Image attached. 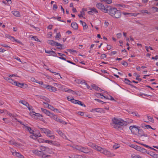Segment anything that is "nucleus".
Instances as JSON below:
<instances>
[{"label": "nucleus", "instance_id": "nucleus-43", "mask_svg": "<svg viewBox=\"0 0 158 158\" xmlns=\"http://www.w3.org/2000/svg\"><path fill=\"white\" fill-rule=\"evenodd\" d=\"M47 107L49 109H50V110H52V111H53L54 109V107L53 106H52L51 105H49V104H48Z\"/></svg>", "mask_w": 158, "mask_h": 158}, {"label": "nucleus", "instance_id": "nucleus-55", "mask_svg": "<svg viewBox=\"0 0 158 158\" xmlns=\"http://www.w3.org/2000/svg\"><path fill=\"white\" fill-rule=\"evenodd\" d=\"M75 158H83V157L81 155H75Z\"/></svg>", "mask_w": 158, "mask_h": 158}, {"label": "nucleus", "instance_id": "nucleus-53", "mask_svg": "<svg viewBox=\"0 0 158 158\" xmlns=\"http://www.w3.org/2000/svg\"><path fill=\"white\" fill-rule=\"evenodd\" d=\"M122 64L125 66H127L128 65V63L126 61H123L122 63Z\"/></svg>", "mask_w": 158, "mask_h": 158}, {"label": "nucleus", "instance_id": "nucleus-39", "mask_svg": "<svg viewBox=\"0 0 158 158\" xmlns=\"http://www.w3.org/2000/svg\"><path fill=\"white\" fill-rule=\"evenodd\" d=\"M139 151H140L142 153H145L147 152V150L143 148H142L140 147V148L139 149Z\"/></svg>", "mask_w": 158, "mask_h": 158}, {"label": "nucleus", "instance_id": "nucleus-33", "mask_svg": "<svg viewBox=\"0 0 158 158\" xmlns=\"http://www.w3.org/2000/svg\"><path fill=\"white\" fill-rule=\"evenodd\" d=\"M55 43L54 46H59L60 47L58 48L60 49H61L62 46V45L60 43L57 42H55Z\"/></svg>", "mask_w": 158, "mask_h": 158}, {"label": "nucleus", "instance_id": "nucleus-59", "mask_svg": "<svg viewBox=\"0 0 158 158\" xmlns=\"http://www.w3.org/2000/svg\"><path fill=\"white\" fill-rule=\"evenodd\" d=\"M84 84H85L86 86V87L88 89H91V87L90 86H89L87 84L86 82H84Z\"/></svg>", "mask_w": 158, "mask_h": 158}, {"label": "nucleus", "instance_id": "nucleus-4", "mask_svg": "<svg viewBox=\"0 0 158 158\" xmlns=\"http://www.w3.org/2000/svg\"><path fill=\"white\" fill-rule=\"evenodd\" d=\"M140 128L139 127L136 126H130L129 127L131 132L135 135H136L138 132Z\"/></svg>", "mask_w": 158, "mask_h": 158}, {"label": "nucleus", "instance_id": "nucleus-48", "mask_svg": "<svg viewBox=\"0 0 158 158\" xmlns=\"http://www.w3.org/2000/svg\"><path fill=\"white\" fill-rule=\"evenodd\" d=\"M41 110H42V111L44 113H45V114H47V113L48 112V110H46V109H44L43 108H41Z\"/></svg>", "mask_w": 158, "mask_h": 158}, {"label": "nucleus", "instance_id": "nucleus-2", "mask_svg": "<svg viewBox=\"0 0 158 158\" xmlns=\"http://www.w3.org/2000/svg\"><path fill=\"white\" fill-rule=\"evenodd\" d=\"M46 149V148L41 146L40 147V150H35L34 151V153L40 157L43 158L49 157L50 156V155H47L45 153V152Z\"/></svg>", "mask_w": 158, "mask_h": 158}, {"label": "nucleus", "instance_id": "nucleus-30", "mask_svg": "<svg viewBox=\"0 0 158 158\" xmlns=\"http://www.w3.org/2000/svg\"><path fill=\"white\" fill-rule=\"evenodd\" d=\"M92 112H101V109L100 108H95L92 109L91 111Z\"/></svg>", "mask_w": 158, "mask_h": 158}, {"label": "nucleus", "instance_id": "nucleus-50", "mask_svg": "<svg viewBox=\"0 0 158 158\" xmlns=\"http://www.w3.org/2000/svg\"><path fill=\"white\" fill-rule=\"evenodd\" d=\"M71 102L72 103L76 104V102L77 101V100H75L74 99V98L72 97V99L71 101Z\"/></svg>", "mask_w": 158, "mask_h": 158}, {"label": "nucleus", "instance_id": "nucleus-25", "mask_svg": "<svg viewBox=\"0 0 158 158\" xmlns=\"http://www.w3.org/2000/svg\"><path fill=\"white\" fill-rule=\"evenodd\" d=\"M4 79L6 81H7L13 84V83L14 81V80H13L12 79L8 78V77H5Z\"/></svg>", "mask_w": 158, "mask_h": 158}, {"label": "nucleus", "instance_id": "nucleus-7", "mask_svg": "<svg viewBox=\"0 0 158 158\" xmlns=\"http://www.w3.org/2000/svg\"><path fill=\"white\" fill-rule=\"evenodd\" d=\"M43 88H47L51 92H55L56 91V87L49 85H43Z\"/></svg>", "mask_w": 158, "mask_h": 158}, {"label": "nucleus", "instance_id": "nucleus-23", "mask_svg": "<svg viewBox=\"0 0 158 158\" xmlns=\"http://www.w3.org/2000/svg\"><path fill=\"white\" fill-rule=\"evenodd\" d=\"M96 95L98 98H102L103 97H104V98L106 99H109V98L106 97L104 96H103L102 94L100 93H96Z\"/></svg>", "mask_w": 158, "mask_h": 158}, {"label": "nucleus", "instance_id": "nucleus-17", "mask_svg": "<svg viewBox=\"0 0 158 158\" xmlns=\"http://www.w3.org/2000/svg\"><path fill=\"white\" fill-rule=\"evenodd\" d=\"M71 27L75 30H77L78 28V25L75 22L72 23L71 24Z\"/></svg>", "mask_w": 158, "mask_h": 158}, {"label": "nucleus", "instance_id": "nucleus-61", "mask_svg": "<svg viewBox=\"0 0 158 158\" xmlns=\"http://www.w3.org/2000/svg\"><path fill=\"white\" fill-rule=\"evenodd\" d=\"M122 34L120 33L117 34V36L118 38H121L122 37Z\"/></svg>", "mask_w": 158, "mask_h": 158}, {"label": "nucleus", "instance_id": "nucleus-16", "mask_svg": "<svg viewBox=\"0 0 158 158\" xmlns=\"http://www.w3.org/2000/svg\"><path fill=\"white\" fill-rule=\"evenodd\" d=\"M79 150L81 151V152H83L84 153H87L89 152V149L88 148H85L84 147H83L80 148V149H79Z\"/></svg>", "mask_w": 158, "mask_h": 158}, {"label": "nucleus", "instance_id": "nucleus-13", "mask_svg": "<svg viewBox=\"0 0 158 158\" xmlns=\"http://www.w3.org/2000/svg\"><path fill=\"white\" fill-rule=\"evenodd\" d=\"M104 154L109 157H111L114 156H115V155L112 154L110 152L108 151L106 149L104 152Z\"/></svg>", "mask_w": 158, "mask_h": 158}, {"label": "nucleus", "instance_id": "nucleus-1", "mask_svg": "<svg viewBox=\"0 0 158 158\" xmlns=\"http://www.w3.org/2000/svg\"><path fill=\"white\" fill-rule=\"evenodd\" d=\"M111 124L114 128L118 129L120 128L121 126L126 125L127 123L123 120L114 118L112 119Z\"/></svg>", "mask_w": 158, "mask_h": 158}, {"label": "nucleus", "instance_id": "nucleus-35", "mask_svg": "<svg viewBox=\"0 0 158 158\" xmlns=\"http://www.w3.org/2000/svg\"><path fill=\"white\" fill-rule=\"evenodd\" d=\"M46 115L50 117L51 118H52L53 116H54V114L53 113H51L48 110Z\"/></svg>", "mask_w": 158, "mask_h": 158}, {"label": "nucleus", "instance_id": "nucleus-44", "mask_svg": "<svg viewBox=\"0 0 158 158\" xmlns=\"http://www.w3.org/2000/svg\"><path fill=\"white\" fill-rule=\"evenodd\" d=\"M15 155L18 157H19L21 155V154L19 152H15L12 153L13 155H15Z\"/></svg>", "mask_w": 158, "mask_h": 158}, {"label": "nucleus", "instance_id": "nucleus-6", "mask_svg": "<svg viewBox=\"0 0 158 158\" xmlns=\"http://www.w3.org/2000/svg\"><path fill=\"white\" fill-rule=\"evenodd\" d=\"M96 7L104 13H107L108 12V10L106 9L105 7L101 3H98L96 5Z\"/></svg>", "mask_w": 158, "mask_h": 158}, {"label": "nucleus", "instance_id": "nucleus-8", "mask_svg": "<svg viewBox=\"0 0 158 158\" xmlns=\"http://www.w3.org/2000/svg\"><path fill=\"white\" fill-rule=\"evenodd\" d=\"M136 135L138 136L139 137H141L142 136H144V137H146L147 136V135L145 134L143 130L140 128L138 132Z\"/></svg>", "mask_w": 158, "mask_h": 158}, {"label": "nucleus", "instance_id": "nucleus-27", "mask_svg": "<svg viewBox=\"0 0 158 158\" xmlns=\"http://www.w3.org/2000/svg\"><path fill=\"white\" fill-rule=\"evenodd\" d=\"M19 102L26 106H29V103L25 101L21 100L19 101Z\"/></svg>", "mask_w": 158, "mask_h": 158}, {"label": "nucleus", "instance_id": "nucleus-31", "mask_svg": "<svg viewBox=\"0 0 158 158\" xmlns=\"http://www.w3.org/2000/svg\"><path fill=\"white\" fill-rule=\"evenodd\" d=\"M52 118L55 121L59 122H60L61 119L59 118L57 116L54 115V116Z\"/></svg>", "mask_w": 158, "mask_h": 158}, {"label": "nucleus", "instance_id": "nucleus-12", "mask_svg": "<svg viewBox=\"0 0 158 158\" xmlns=\"http://www.w3.org/2000/svg\"><path fill=\"white\" fill-rule=\"evenodd\" d=\"M121 15V13L120 10H117L116 14L112 16L114 18L118 19L120 18Z\"/></svg>", "mask_w": 158, "mask_h": 158}, {"label": "nucleus", "instance_id": "nucleus-19", "mask_svg": "<svg viewBox=\"0 0 158 158\" xmlns=\"http://www.w3.org/2000/svg\"><path fill=\"white\" fill-rule=\"evenodd\" d=\"M96 150L100 152L101 153L104 154L106 149L102 148L99 146H98V147H97V148Z\"/></svg>", "mask_w": 158, "mask_h": 158}, {"label": "nucleus", "instance_id": "nucleus-40", "mask_svg": "<svg viewBox=\"0 0 158 158\" xmlns=\"http://www.w3.org/2000/svg\"><path fill=\"white\" fill-rule=\"evenodd\" d=\"M134 141L135 142H136V143H139V144H140L141 145H142L144 146H145V147H147V148H149L150 147L148 145H147L141 143H140L139 142H137V141H135V140H134Z\"/></svg>", "mask_w": 158, "mask_h": 158}, {"label": "nucleus", "instance_id": "nucleus-14", "mask_svg": "<svg viewBox=\"0 0 158 158\" xmlns=\"http://www.w3.org/2000/svg\"><path fill=\"white\" fill-rule=\"evenodd\" d=\"M45 52L49 54V56H56V52L54 51L45 50Z\"/></svg>", "mask_w": 158, "mask_h": 158}, {"label": "nucleus", "instance_id": "nucleus-45", "mask_svg": "<svg viewBox=\"0 0 158 158\" xmlns=\"http://www.w3.org/2000/svg\"><path fill=\"white\" fill-rule=\"evenodd\" d=\"M68 91L69 93H71L73 95H77V93H76L75 92H74V91L71 89H69V90Z\"/></svg>", "mask_w": 158, "mask_h": 158}, {"label": "nucleus", "instance_id": "nucleus-49", "mask_svg": "<svg viewBox=\"0 0 158 158\" xmlns=\"http://www.w3.org/2000/svg\"><path fill=\"white\" fill-rule=\"evenodd\" d=\"M31 81L32 82H37V80L35 79L34 77H32L31 79Z\"/></svg>", "mask_w": 158, "mask_h": 158}, {"label": "nucleus", "instance_id": "nucleus-41", "mask_svg": "<svg viewBox=\"0 0 158 158\" xmlns=\"http://www.w3.org/2000/svg\"><path fill=\"white\" fill-rule=\"evenodd\" d=\"M41 98L44 100L48 102H50V100H49V99L45 97H42V98Z\"/></svg>", "mask_w": 158, "mask_h": 158}, {"label": "nucleus", "instance_id": "nucleus-3", "mask_svg": "<svg viewBox=\"0 0 158 158\" xmlns=\"http://www.w3.org/2000/svg\"><path fill=\"white\" fill-rule=\"evenodd\" d=\"M38 127L40 130V131H41L42 132L46 134L48 137H50L53 136V135H52V132L46 128H42L39 127Z\"/></svg>", "mask_w": 158, "mask_h": 158}, {"label": "nucleus", "instance_id": "nucleus-28", "mask_svg": "<svg viewBox=\"0 0 158 158\" xmlns=\"http://www.w3.org/2000/svg\"><path fill=\"white\" fill-rule=\"evenodd\" d=\"M55 42H55L53 40H48V44H50V45L52 46H54L55 44Z\"/></svg>", "mask_w": 158, "mask_h": 158}, {"label": "nucleus", "instance_id": "nucleus-58", "mask_svg": "<svg viewBox=\"0 0 158 158\" xmlns=\"http://www.w3.org/2000/svg\"><path fill=\"white\" fill-rule=\"evenodd\" d=\"M67 51L70 52H77L76 51L74 50H73V49H68Z\"/></svg>", "mask_w": 158, "mask_h": 158}, {"label": "nucleus", "instance_id": "nucleus-29", "mask_svg": "<svg viewBox=\"0 0 158 158\" xmlns=\"http://www.w3.org/2000/svg\"><path fill=\"white\" fill-rule=\"evenodd\" d=\"M10 39L11 40H12L13 41H15L16 42H17V43H19V44H21V42H20V41L19 40H18L16 39H15L14 37H10Z\"/></svg>", "mask_w": 158, "mask_h": 158}, {"label": "nucleus", "instance_id": "nucleus-20", "mask_svg": "<svg viewBox=\"0 0 158 158\" xmlns=\"http://www.w3.org/2000/svg\"><path fill=\"white\" fill-rule=\"evenodd\" d=\"M91 86L92 88L94 89L99 91L100 92H101L102 91V90L99 87H98L97 86H96L94 84H93L91 85Z\"/></svg>", "mask_w": 158, "mask_h": 158}, {"label": "nucleus", "instance_id": "nucleus-11", "mask_svg": "<svg viewBox=\"0 0 158 158\" xmlns=\"http://www.w3.org/2000/svg\"><path fill=\"white\" fill-rule=\"evenodd\" d=\"M117 10L115 8H111L109 11V14L112 17L114 14H116Z\"/></svg>", "mask_w": 158, "mask_h": 158}, {"label": "nucleus", "instance_id": "nucleus-21", "mask_svg": "<svg viewBox=\"0 0 158 158\" xmlns=\"http://www.w3.org/2000/svg\"><path fill=\"white\" fill-rule=\"evenodd\" d=\"M12 14L15 16L17 17H19L20 15L18 11H12Z\"/></svg>", "mask_w": 158, "mask_h": 158}, {"label": "nucleus", "instance_id": "nucleus-46", "mask_svg": "<svg viewBox=\"0 0 158 158\" xmlns=\"http://www.w3.org/2000/svg\"><path fill=\"white\" fill-rule=\"evenodd\" d=\"M140 11L142 13H143H143H147L148 14H150V13L148 12V11L147 10H141Z\"/></svg>", "mask_w": 158, "mask_h": 158}, {"label": "nucleus", "instance_id": "nucleus-9", "mask_svg": "<svg viewBox=\"0 0 158 158\" xmlns=\"http://www.w3.org/2000/svg\"><path fill=\"white\" fill-rule=\"evenodd\" d=\"M45 142L49 144L53 145L57 147H59L60 145L59 143L53 141L46 140Z\"/></svg>", "mask_w": 158, "mask_h": 158}, {"label": "nucleus", "instance_id": "nucleus-54", "mask_svg": "<svg viewBox=\"0 0 158 158\" xmlns=\"http://www.w3.org/2000/svg\"><path fill=\"white\" fill-rule=\"evenodd\" d=\"M57 5L56 4H54L53 5V10H56L57 9Z\"/></svg>", "mask_w": 158, "mask_h": 158}, {"label": "nucleus", "instance_id": "nucleus-42", "mask_svg": "<svg viewBox=\"0 0 158 158\" xmlns=\"http://www.w3.org/2000/svg\"><path fill=\"white\" fill-rule=\"evenodd\" d=\"M120 147V145L119 144H115L113 146V148L114 149H116L117 148H119Z\"/></svg>", "mask_w": 158, "mask_h": 158}, {"label": "nucleus", "instance_id": "nucleus-51", "mask_svg": "<svg viewBox=\"0 0 158 158\" xmlns=\"http://www.w3.org/2000/svg\"><path fill=\"white\" fill-rule=\"evenodd\" d=\"M13 58H14L16 59V60H18L19 61V62H21V61L20 60V59L19 58L18 56H13Z\"/></svg>", "mask_w": 158, "mask_h": 158}, {"label": "nucleus", "instance_id": "nucleus-38", "mask_svg": "<svg viewBox=\"0 0 158 158\" xmlns=\"http://www.w3.org/2000/svg\"><path fill=\"white\" fill-rule=\"evenodd\" d=\"M131 114H132L134 116H136L139 117H140V115L136 111L132 112Z\"/></svg>", "mask_w": 158, "mask_h": 158}, {"label": "nucleus", "instance_id": "nucleus-37", "mask_svg": "<svg viewBox=\"0 0 158 158\" xmlns=\"http://www.w3.org/2000/svg\"><path fill=\"white\" fill-rule=\"evenodd\" d=\"M125 15H130L131 16H136L137 15V14L135 13H124Z\"/></svg>", "mask_w": 158, "mask_h": 158}, {"label": "nucleus", "instance_id": "nucleus-62", "mask_svg": "<svg viewBox=\"0 0 158 158\" xmlns=\"http://www.w3.org/2000/svg\"><path fill=\"white\" fill-rule=\"evenodd\" d=\"M61 37V35L60 33H58L56 34V38H60Z\"/></svg>", "mask_w": 158, "mask_h": 158}, {"label": "nucleus", "instance_id": "nucleus-56", "mask_svg": "<svg viewBox=\"0 0 158 158\" xmlns=\"http://www.w3.org/2000/svg\"><path fill=\"white\" fill-rule=\"evenodd\" d=\"M106 55L105 54H102L101 56V58L103 59L106 58Z\"/></svg>", "mask_w": 158, "mask_h": 158}, {"label": "nucleus", "instance_id": "nucleus-32", "mask_svg": "<svg viewBox=\"0 0 158 158\" xmlns=\"http://www.w3.org/2000/svg\"><path fill=\"white\" fill-rule=\"evenodd\" d=\"M76 104H77L78 105H79L81 106H84V107H86V106L84 104L82 103V102L80 101L77 100V102H76Z\"/></svg>", "mask_w": 158, "mask_h": 158}, {"label": "nucleus", "instance_id": "nucleus-22", "mask_svg": "<svg viewBox=\"0 0 158 158\" xmlns=\"http://www.w3.org/2000/svg\"><path fill=\"white\" fill-rule=\"evenodd\" d=\"M88 145L89 146L91 147L94 149L96 150L97 148V147L98 146L96 145L95 144L91 142L89 143Z\"/></svg>", "mask_w": 158, "mask_h": 158}, {"label": "nucleus", "instance_id": "nucleus-34", "mask_svg": "<svg viewBox=\"0 0 158 158\" xmlns=\"http://www.w3.org/2000/svg\"><path fill=\"white\" fill-rule=\"evenodd\" d=\"M124 81H125V82L126 84H127L129 85H131V86H132L131 84V81L129 80L128 79H127L125 78L124 79Z\"/></svg>", "mask_w": 158, "mask_h": 158}, {"label": "nucleus", "instance_id": "nucleus-26", "mask_svg": "<svg viewBox=\"0 0 158 158\" xmlns=\"http://www.w3.org/2000/svg\"><path fill=\"white\" fill-rule=\"evenodd\" d=\"M130 147L135 148V149L138 151H139V149L140 148V146L133 144H131V145L130 146Z\"/></svg>", "mask_w": 158, "mask_h": 158}, {"label": "nucleus", "instance_id": "nucleus-15", "mask_svg": "<svg viewBox=\"0 0 158 158\" xmlns=\"http://www.w3.org/2000/svg\"><path fill=\"white\" fill-rule=\"evenodd\" d=\"M32 135L34 136L35 137H41V135L40 134V132L38 131H34V133Z\"/></svg>", "mask_w": 158, "mask_h": 158}, {"label": "nucleus", "instance_id": "nucleus-60", "mask_svg": "<svg viewBox=\"0 0 158 158\" xmlns=\"http://www.w3.org/2000/svg\"><path fill=\"white\" fill-rule=\"evenodd\" d=\"M9 143L10 144L13 145H15V142L12 140H11L10 141H9Z\"/></svg>", "mask_w": 158, "mask_h": 158}, {"label": "nucleus", "instance_id": "nucleus-10", "mask_svg": "<svg viewBox=\"0 0 158 158\" xmlns=\"http://www.w3.org/2000/svg\"><path fill=\"white\" fill-rule=\"evenodd\" d=\"M90 11L88 12V13L89 15H93L94 13L97 14L98 13V11L97 10L94 8H90Z\"/></svg>", "mask_w": 158, "mask_h": 158}, {"label": "nucleus", "instance_id": "nucleus-47", "mask_svg": "<svg viewBox=\"0 0 158 158\" xmlns=\"http://www.w3.org/2000/svg\"><path fill=\"white\" fill-rule=\"evenodd\" d=\"M147 118L149 120V121H150L152 122H153L154 120L150 116H147Z\"/></svg>", "mask_w": 158, "mask_h": 158}, {"label": "nucleus", "instance_id": "nucleus-52", "mask_svg": "<svg viewBox=\"0 0 158 158\" xmlns=\"http://www.w3.org/2000/svg\"><path fill=\"white\" fill-rule=\"evenodd\" d=\"M81 24L84 27H85V28H87V26L86 25V24L85 22H83L81 23Z\"/></svg>", "mask_w": 158, "mask_h": 158}, {"label": "nucleus", "instance_id": "nucleus-24", "mask_svg": "<svg viewBox=\"0 0 158 158\" xmlns=\"http://www.w3.org/2000/svg\"><path fill=\"white\" fill-rule=\"evenodd\" d=\"M56 131L58 133L60 136L61 137L63 138H64L66 137L65 135L60 130H57Z\"/></svg>", "mask_w": 158, "mask_h": 158}, {"label": "nucleus", "instance_id": "nucleus-5", "mask_svg": "<svg viewBox=\"0 0 158 158\" xmlns=\"http://www.w3.org/2000/svg\"><path fill=\"white\" fill-rule=\"evenodd\" d=\"M13 85L22 88H26L28 87V85L27 84L23 83H20L15 80Z\"/></svg>", "mask_w": 158, "mask_h": 158}, {"label": "nucleus", "instance_id": "nucleus-57", "mask_svg": "<svg viewBox=\"0 0 158 158\" xmlns=\"http://www.w3.org/2000/svg\"><path fill=\"white\" fill-rule=\"evenodd\" d=\"M154 153L153 152L150 151L149 153H148V154H149V155L153 157V155L154 154Z\"/></svg>", "mask_w": 158, "mask_h": 158}, {"label": "nucleus", "instance_id": "nucleus-63", "mask_svg": "<svg viewBox=\"0 0 158 158\" xmlns=\"http://www.w3.org/2000/svg\"><path fill=\"white\" fill-rule=\"evenodd\" d=\"M152 8L156 12H158V8L156 7H153Z\"/></svg>", "mask_w": 158, "mask_h": 158}, {"label": "nucleus", "instance_id": "nucleus-18", "mask_svg": "<svg viewBox=\"0 0 158 158\" xmlns=\"http://www.w3.org/2000/svg\"><path fill=\"white\" fill-rule=\"evenodd\" d=\"M24 127L26 130L27 131L29 132L30 134H32L33 133H34V131L30 127L25 126Z\"/></svg>", "mask_w": 158, "mask_h": 158}, {"label": "nucleus", "instance_id": "nucleus-64", "mask_svg": "<svg viewBox=\"0 0 158 158\" xmlns=\"http://www.w3.org/2000/svg\"><path fill=\"white\" fill-rule=\"evenodd\" d=\"M152 157L153 158H158V154L154 153Z\"/></svg>", "mask_w": 158, "mask_h": 158}, {"label": "nucleus", "instance_id": "nucleus-36", "mask_svg": "<svg viewBox=\"0 0 158 158\" xmlns=\"http://www.w3.org/2000/svg\"><path fill=\"white\" fill-rule=\"evenodd\" d=\"M46 115L50 117L51 118H52L53 116H54V114L53 113H51L48 110Z\"/></svg>", "mask_w": 158, "mask_h": 158}]
</instances>
